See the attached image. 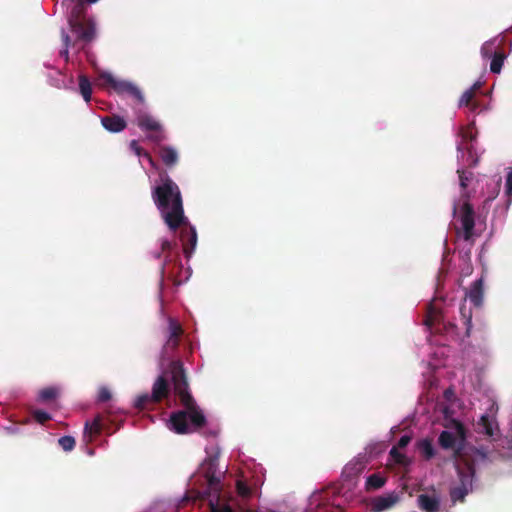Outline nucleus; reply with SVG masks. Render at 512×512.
I'll list each match as a JSON object with an SVG mask.
<instances>
[{"label": "nucleus", "instance_id": "c85d7f7f", "mask_svg": "<svg viewBox=\"0 0 512 512\" xmlns=\"http://www.w3.org/2000/svg\"><path fill=\"white\" fill-rule=\"evenodd\" d=\"M457 173L459 175V184L461 187V193L464 191H468L467 188H468L469 182L473 178V173L470 171H466V170H458Z\"/></svg>", "mask_w": 512, "mask_h": 512}, {"label": "nucleus", "instance_id": "a211bd4d", "mask_svg": "<svg viewBox=\"0 0 512 512\" xmlns=\"http://www.w3.org/2000/svg\"><path fill=\"white\" fill-rule=\"evenodd\" d=\"M480 86V83L476 82L472 87L466 90L459 100V106L468 107L472 112H475L478 109L479 105L476 101H474V96L476 91L480 88Z\"/></svg>", "mask_w": 512, "mask_h": 512}, {"label": "nucleus", "instance_id": "4c0bfd02", "mask_svg": "<svg viewBox=\"0 0 512 512\" xmlns=\"http://www.w3.org/2000/svg\"><path fill=\"white\" fill-rule=\"evenodd\" d=\"M112 394L107 387H101L98 392V401L107 402L111 399Z\"/></svg>", "mask_w": 512, "mask_h": 512}, {"label": "nucleus", "instance_id": "4be33fe9", "mask_svg": "<svg viewBox=\"0 0 512 512\" xmlns=\"http://www.w3.org/2000/svg\"><path fill=\"white\" fill-rule=\"evenodd\" d=\"M386 483V478L378 473L371 474L367 477L365 488L367 491L378 490Z\"/></svg>", "mask_w": 512, "mask_h": 512}, {"label": "nucleus", "instance_id": "a878e982", "mask_svg": "<svg viewBox=\"0 0 512 512\" xmlns=\"http://www.w3.org/2000/svg\"><path fill=\"white\" fill-rule=\"evenodd\" d=\"M130 149L137 155V156H142L144 157L148 162L149 164L152 166V167H155V162L152 158V156L150 155V153H148L147 151H145L141 146H139L138 144V141L137 140H132L130 142Z\"/></svg>", "mask_w": 512, "mask_h": 512}, {"label": "nucleus", "instance_id": "79ce46f5", "mask_svg": "<svg viewBox=\"0 0 512 512\" xmlns=\"http://www.w3.org/2000/svg\"><path fill=\"white\" fill-rule=\"evenodd\" d=\"M449 327H450L452 330H454V329L456 328V326H455L454 324H452V323H449Z\"/></svg>", "mask_w": 512, "mask_h": 512}, {"label": "nucleus", "instance_id": "f257e3e1", "mask_svg": "<svg viewBox=\"0 0 512 512\" xmlns=\"http://www.w3.org/2000/svg\"><path fill=\"white\" fill-rule=\"evenodd\" d=\"M152 199L164 222L172 232L180 230L183 253L190 258L197 244V232L184 215L183 200L179 186L168 176L152 189Z\"/></svg>", "mask_w": 512, "mask_h": 512}, {"label": "nucleus", "instance_id": "58836bf2", "mask_svg": "<svg viewBox=\"0 0 512 512\" xmlns=\"http://www.w3.org/2000/svg\"><path fill=\"white\" fill-rule=\"evenodd\" d=\"M506 195L509 201L512 199V170L508 172L506 177Z\"/></svg>", "mask_w": 512, "mask_h": 512}, {"label": "nucleus", "instance_id": "dca6fc26", "mask_svg": "<svg viewBox=\"0 0 512 512\" xmlns=\"http://www.w3.org/2000/svg\"><path fill=\"white\" fill-rule=\"evenodd\" d=\"M417 503L419 508L425 512H438L440 508V499L435 495L420 494L417 497Z\"/></svg>", "mask_w": 512, "mask_h": 512}, {"label": "nucleus", "instance_id": "bb28decb", "mask_svg": "<svg viewBox=\"0 0 512 512\" xmlns=\"http://www.w3.org/2000/svg\"><path fill=\"white\" fill-rule=\"evenodd\" d=\"M478 426L480 428V431L484 434H486L487 436H493L494 435V429H493V422L492 420L489 418L488 415H482L479 422H478Z\"/></svg>", "mask_w": 512, "mask_h": 512}, {"label": "nucleus", "instance_id": "c756f323", "mask_svg": "<svg viewBox=\"0 0 512 512\" xmlns=\"http://www.w3.org/2000/svg\"><path fill=\"white\" fill-rule=\"evenodd\" d=\"M58 396V389L55 387H46L39 392V400L48 402L54 400Z\"/></svg>", "mask_w": 512, "mask_h": 512}, {"label": "nucleus", "instance_id": "423d86ee", "mask_svg": "<svg viewBox=\"0 0 512 512\" xmlns=\"http://www.w3.org/2000/svg\"><path fill=\"white\" fill-rule=\"evenodd\" d=\"M471 197L470 191L460 193L459 199L454 201L452 207L453 216L460 222V227H456V233L467 242L473 239L475 227V210L470 203Z\"/></svg>", "mask_w": 512, "mask_h": 512}, {"label": "nucleus", "instance_id": "72a5a7b5", "mask_svg": "<svg viewBox=\"0 0 512 512\" xmlns=\"http://www.w3.org/2000/svg\"><path fill=\"white\" fill-rule=\"evenodd\" d=\"M58 443L66 452L72 451L76 445L75 439L72 436H62L59 438Z\"/></svg>", "mask_w": 512, "mask_h": 512}, {"label": "nucleus", "instance_id": "5701e85b", "mask_svg": "<svg viewBox=\"0 0 512 512\" xmlns=\"http://www.w3.org/2000/svg\"><path fill=\"white\" fill-rule=\"evenodd\" d=\"M417 448L421 455L426 459L430 460L435 456V449L430 439H422L417 443Z\"/></svg>", "mask_w": 512, "mask_h": 512}, {"label": "nucleus", "instance_id": "2f4dec72", "mask_svg": "<svg viewBox=\"0 0 512 512\" xmlns=\"http://www.w3.org/2000/svg\"><path fill=\"white\" fill-rule=\"evenodd\" d=\"M236 490L238 495L244 499L250 498L253 493L251 487H249L243 480H237Z\"/></svg>", "mask_w": 512, "mask_h": 512}, {"label": "nucleus", "instance_id": "412c9836", "mask_svg": "<svg viewBox=\"0 0 512 512\" xmlns=\"http://www.w3.org/2000/svg\"><path fill=\"white\" fill-rule=\"evenodd\" d=\"M503 38L498 40L497 38L486 41L481 47V55L483 58H492L493 54L497 51L496 49L502 44Z\"/></svg>", "mask_w": 512, "mask_h": 512}, {"label": "nucleus", "instance_id": "aec40b11", "mask_svg": "<svg viewBox=\"0 0 512 512\" xmlns=\"http://www.w3.org/2000/svg\"><path fill=\"white\" fill-rule=\"evenodd\" d=\"M159 154L163 163L168 167L175 165L178 161V154L176 150L170 146L161 147Z\"/></svg>", "mask_w": 512, "mask_h": 512}, {"label": "nucleus", "instance_id": "6ab92c4d", "mask_svg": "<svg viewBox=\"0 0 512 512\" xmlns=\"http://www.w3.org/2000/svg\"><path fill=\"white\" fill-rule=\"evenodd\" d=\"M365 469V464L361 460H352L349 463H347L343 469V475L348 478L352 479L360 475L363 470Z\"/></svg>", "mask_w": 512, "mask_h": 512}, {"label": "nucleus", "instance_id": "473e14b6", "mask_svg": "<svg viewBox=\"0 0 512 512\" xmlns=\"http://www.w3.org/2000/svg\"><path fill=\"white\" fill-rule=\"evenodd\" d=\"M460 313L462 316L463 324L466 327V332H467V334H469L471 324H472L471 323V318H472L471 310L467 309L465 303H463L460 306Z\"/></svg>", "mask_w": 512, "mask_h": 512}, {"label": "nucleus", "instance_id": "9b49d317", "mask_svg": "<svg viewBox=\"0 0 512 512\" xmlns=\"http://www.w3.org/2000/svg\"><path fill=\"white\" fill-rule=\"evenodd\" d=\"M483 296L484 280L483 277H480L471 284L468 290H466L465 297L468 298L475 307H480L483 303Z\"/></svg>", "mask_w": 512, "mask_h": 512}, {"label": "nucleus", "instance_id": "b1692460", "mask_svg": "<svg viewBox=\"0 0 512 512\" xmlns=\"http://www.w3.org/2000/svg\"><path fill=\"white\" fill-rule=\"evenodd\" d=\"M79 91L86 102L91 100L92 85L85 75L79 76Z\"/></svg>", "mask_w": 512, "mask_h": 512}, {"label": "nucleus", "instance_id": "7ed1b4c3", "mask_svg": "<svg viewBox=\"0 0 512 512\" xmlns=\"http://www.w3.org/2000/svg\"><path fill=\"white\" fill-rule=\"evenodd\" d=\"M461 448L458 447L455 452L461 458L462 464L457 466L459 484L450 489V499L452 503L464 502L465 497L472 491L473 479L475 476V461L485 459L484 452L476 448H471V455L461 454Z\"/></svg>", "mask_w": 512, "mask_h": 512}, {"label": "nucleus", "instance_id": "20e7f679", "mask_svg": "<svg viewBox=\"0 0 512 512\" xmlns=\"http://www.w3.org/2000/svg\"><path fill=\"white\" fill-rule=\"evenodd\" d=\"M98 0H85L89 4L96 3ZM84 0H64L63 5H70L74 3L68 14V23L71 32L76 36V42L82 41L84 43L91 42L96 35L95 22L86 17V8Z\"/></svg>", "mask_w": 512, "mask_h": 512}, {"label": "nucleus", "instance_id": "0eeeda50", "mask_svg": "<svg viewBox=\"0 0 512 512\" xmlns=\"http://www.w3.org/2000/svg\"><path fill=\"white\" fill-rule=\"evenodd\" d=\"M446 428L450 429L451 431H442L438 438L439 445L443 449H454L457 442H459L460 445L465 442L466 429L460 421L452 419L450 423L446 425Z\"/></svg>", "mask_w": 512, "mask_h": 512}, {"label": "nucleus", "instance_id": "a19ab883", "mask_svg": "<svg viewBox=\"0 0 512 512\" xmlns=\"http://www.w3.org/2000/svg\"><path fill=\"white\" fill-rule=\"evenodd\" d=\"M462 133L463 138L469 139L470 141L474 139V135L472 134V132H466L462 129Z\"/></svg>", "mask_w": 512, "mask_h": 512}, {"label": "nucleus", "instance_id": "4468645a", "mask_svg": "<svg viewBox=\"0 0 512 512\" xmlns=\"http://www.w3.org/2000/svg\"><path fill=\"white\" fill-rule=\"evenodd\" d=\"M398 501L399 495L396 492L379 496L373 500L372 510L374 512H382L394 506Z\"/></svg>", "mask_w": 512, "mask_h": 512}, {"label": "nucleus", "instance_id": "f3484780", "mask_svg": "<svg viewBox=\"0 0 512 512\" xmlns=\"http://www.w3.org/2000/svg\"><path fill=\"white\" fill-rule=\"evenodd\" d=\"M443 320V314L441 310L433 303H430L427 308L426 317L424 319V324L430 329H436L438 325L441 324Z\"/></svg>", "mask_w": 512, "mask_h": 512}, {"label": "nucleus", "instance_id": "f8f14e48", "mask_svg": "<svg viewBox=\"0 0 512 512\" xmlns=\"http://www.w3.org/2000/svg\"><path fill=\"white\" fill-rule=\"evenodd\" d=\"M114 91L118 94H129L134 97L139 103L144 102V96L141 90L132 82L125 80H118L115 83Z\"/></svg>", "mask_w": 512, "mask_h": 512}, {"label": "nucleus", "instance_id": "f03ea898", "mask_svg": "<svg viewBox=\"0 0 512 512\" xmlns=\"http://www.w3.org/2000/svg\"><path fill=\"white\" fill-rule=\"evenodd\" d=\"M166 373L170 376L174 393L184 407L172 412L169 428L177 434H189L206 425V417L189 391L187 374L180 360L171 361Z\"/></svg>", "mask_w": 512, "mask_h": 512}, {"label": "nucleus", "instance_id": "f704fd0d", "mask_svg": "<svg viewBox=\"0 0 512 512\" xmlns=\"http://www.w3.org/2000/svg\"><path fill=\"white\" fill-rule=\"evenodd\" d=\"M61 35H62V41L64 43V49L62 51H60V56L63 57L66 61H68V58H69L68 48L71 45V38L65 32V30H62Z\"/></svg>", "mask_w": 512, "mask_h": 512}, {"label": "nucleus", "instance_id": "39448f33", "mask_svg": "<svg viewBox=\"0 0 512 512\" xmlns=\"http://www.w3.org/2000/svg\"><path fill=\"white\" fill-rule=\"evenodd\" d=\"M174 243L164 239L161 241V252L155 254L156 258H160L161 253H166L165 262L161 266V277L159 281V290L160 294L164 289V281L167 279L171 281L174 286H180L187 277H183L184 270L179 255H172L171 251L173 249Z\"/></svg>", "mask_w": 512, "mask_h": 512}, {"label": "nucleus", "instance_id": "9d476101", "mask_svg": "<svg viewBox=\"0 0 512 512\" xmlns=\"http://www.w3.org/2000/svg\"><path fill=\"white\" fill-rule=\"evenodd\" d=\"M170 393V384L166 376L160 375L157 377L152 386L151 398L154 403H160L163 399L167 398Z\"/></svg>", "mask_w": 512, "mask_h": 512}, {"label": "nucleus", "instance_id": "7c9ffc66", "mask_svg": "<svg viewBox=\"0 0 512 512\" xmlns=\"http://www.w3.org/2000/svg\"><path fill=\"white\" fill-rule=\"evenodd\" d=\"M155 404L154 401H152L151 394H142L139 395L135 400V408L139 410L147 409L149 405Z\"/></svg>", "mask_w": 512, "mask_h": 512}, {"label": "nucleus", "instance_id": "cd10ccee", "mask_svg": "<svg viewBox=\"0 0 512 512\" xmlns=\"http://www.w3.org/2000/svg\"><path fill=\"white\" fill-rule=\"evenodd\" d=\"M389 455L392 458V460L398 465L405 467L410 464L409 458L405 454L400 452V450H398V447H392V449L389 452Z\"/></svg>", "mask_w": 512, "mask_h": 512}, {"label": "nucleus", "instance_id": "c9c22d12", "mask_svg": "<svg viewBox=\"0 0 512 512\" xmlns=\"http://www.w3.org/2000/svg\"><path fill=\"white\" fill-rule=\"evenodd\" d=\"M33 417L40 424H44L51 419V415L43 410L33 411Z\"/></svg>", "mask_w": 512, "mask_h": 512}, {"label": "nucleus", "instance_id": "ea45409f", "mask_svg": "<svg viewBox=\"0 0 512 512\" xmlns=\"http://www.w3.org/2000/svg\"><path fill=\"white\" fill-rule=\"evenodd\" d=\"M411 441V437L408 435H403L398 440L397 446L398 450L405 448Z\"/></svg>", "mask_w": 512, "mask_h": 512}, {"label": "nucleus", "instance_id": "2eb2a0df", "mask_svg": "<svg viewBox=\"0 0 512 512\" xmlns=\"http://www.w3.org/2000/svg\"><path fill=\"white\" fill-rule=\"evenodd\" d=\"M105 430L104 416L98 414L92 422L86 421L84 426V437H89L88 441L91 442L93 436L99 435Z\"/></svg>", "mask_w": 512, "mask_h": 512}, {"label": "nucleus", "instance_id": "ddd939ff", "mask_svg": "<svg viewBox=\"0 0 512 512\" xmlns=\"http://www.w3.org/2000/svg\"><path fill=\"white\" fill-rule=\"evenodd\" d=\"M102 126L109 132L118 133L127 127V123L123 117L112 114L101 118Z\"/></svg>", "mask_w": 512, "mask_h": 512}, {"label": "nucleus", "instance_id": "e433bc0d", "mask_svg": "<svg viewBox=\"0 0 512 512\" xmlns=\"http://www.w3.org/2000/svg\"><path fill=\"white\" fill-rule=\"evenodd\" d=\"M99 77L103 80L104 84L111 86L113 89L115 87V83L118 81L112 74L107 72L101 73Z\"/></svg>", "mask_w": 512, "mask_h": 512}, {"label": "nucleus", "instance_id": "1a4fd4ad", "mask_svg": "<svg viewBox=\"0 0 512 512\" xmlns=\"http://www.w3.org/2000/svg\"><path fill=\"white\" fill-rule=\"evenodd\" d=\"M182 335H183V328L180 325V323L173 318H169V320H168V335H167V340L165 343V348L175 350L180 343V339H181Z\"/></svg>", "mask_w": 512, "mask_h": 512}, {"label": "nucleus", "instance_id": "6e6552de", "mask_svg": "<svg viewBox=\"0 0 512 512\" xmlns=\"http://www.w3.org/2000/svg\"><path fill=\"white\" fill-rule=\"evenodd\" d=\"M138 127L143 131H149L151 134L147 136L154 143H160L165 139L161 124L146 113H138L136 117Z\"/></svg>", "mask_w": 512, "mask_h": 512}, {"label": "nucleus", "instance_id": "393cba45", "mask_svg": "<svg viewBox=\"0 0 512 512\" xmlns=\"http://www.w3.org/2000/svg\"><path fill=\"white\" fill-rule=\"evenodd\" d=\"M506 55L503 51H496L491 58L490 71L494 74L501 72Z\"/></svg>", "mask_w": 512, "mask_h": 512}]
</instances>
